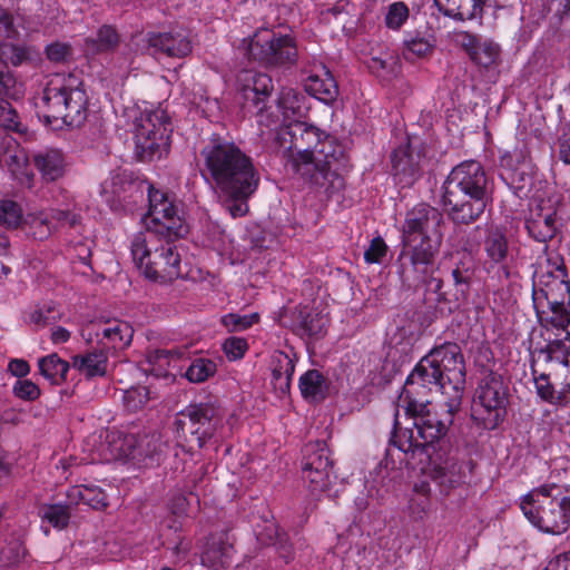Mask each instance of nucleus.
Listing matches in <instances>:
<instances>
[{
	"instance_id": "42",
	"label": "nucleus",
	"mask_w": 570,
	"mask_h": 570,
	"mask_svg": "<svg viewBox=\"0 0 570 570\" xmlns=\"http://www.w3.org/2000/svg\"><path fill=\"white\" fill-rule=\"evenodd\" d=\"M132 328L128 323L115 321L110 326L105 327L102 336L112 343L114 348L127 346L132 338Z\"/></svg>"
},
{
	"instance_id": "3",
	"label": "nucleus",
	"mask_w": 570,
	"mask_h": 570,
	"mask_svg": "<svg viewBox=\"0 0 570 570\" xmlns=\"http://www.w3.org/2000/svg\"><path fill=\"white\" fill-rule=\"evenodd\" d=\"M428 402H406L405 414L413 420V429L409 430L410 435L401 440L396 434L397 420L394 421V431L390 443L404 453L421 451L426 455L438 449L440 443L448 442L444 436L453 424L454 414L460 410H451L449 397L444 402L445 412L441 415L429 407Z\"/></svg>"
},
{
	"instance_id": "55",
	"label": "nucleus",
	"mask_w": 570,
	"mask_h": 570,
	"mask_svg": "<svg viewBox=\"0 0 570 570\" xmlns=\"http://www.w3.org/2000/svg\"><path fill=\"white\" fill-rule=\"evenodd\" d=\"M387 245L381 236L374 237L364 252V259L370 264H381L386 256Z\"/></svg>"
},
{
	"instance_id": "19",
	"label": "nucleus",
	"mask_w": 570,
	"mask_h": 570,
	"mask_svg": "<svg viewBox=\"0 0 570 570\" xmlns=\"http://www.w3.org/2000/svg\"><path fill=\"white\" fill-rule=\"evenodd\" d=\"M237 102L245 112L262 114L268 107L273 91L271 76L253 70H244L238 76Z\"/></svg>"
},
{
	"instance_id": "46",
	"label": "nucleus",
	"mask_w": 570,
	"mask_h": 570,
	"mask_svg": "<svg viewBox=\"0 0 570 570\" xmlns=\"http://www.w3.org/2000/svg\"><path fill=\"white\" fill-rule=\"evenodd\" d=\"M367 67L373 75L387 80L397 73L399 63L393 56H389L385 59L381 57H372Z\"/></svg>"
},
{
	"instance_id": "26",
	"label": "nucleus",
	"mask_w": 570,
	"mask_h": 570,
	"mask_svg": "<svg viewBox=\"0 0 570 570\" xmlns=\"http://www.w3.org/2000/svg\"><path fill=\"white\" fill-rule=\"evenodd\" d=\"M144 181L130 180L125 174H117L109 181L102 184V194L111 206L117 202L119 206L128 203L127 198L139 196L144 198Z\"/></svg>"
},
{
	"instance_id": "20",
	"label": "nucleus",
	"mask_w": 570,
	"mask_h": 570,
	"mask_svg": "<svg viewBox=\"0 0 570 570\" xmlns=\"http://www.w3.org/2000/svg\"><path fill=\"white\" fill-rule=\"evenodd\" d=\"M443 273L450 274L455 287V297L466 298L476 272V262L466 249L449 253L440 261Z\"/></svg>"
},
{
	"instance_id": "44",
	"label": "nucleus",
	"mask_w": 570,
	"mask_h": 570,
	"mask_svg": "<svg viewBox=\"0 0 570 570\" xmlns=\"http://www.w3.org/2000/svg\"><path fill=\"white\" fill-rule=\"evenodd\" d=\"M500 56V48L493 42H480L475 49L471 51L470 59L476 65L489 68L493 66Z\"/></svg>"
},
{
	"instance_id": "33",
	"label": "nucleus",
	"mask_w": 570,
	"mask_h": 570,
	"mask_svg": "<svg viewBox=\"0 0 570 570\" xmlns=\"http://www.w3.org/2000/svg\"><path fill=\"white\" fill-rule=\"evenodd\" d=\"M105 442L109 451L110 459H136L138 445V438L136 434L125 433L118 430L107 431Z\"/></svg>"
},
{
	"instance_id": "39",
	"label": "nucleus",
	"mask_w": 570,
	"mask_h": 570,
	"mask_svg": "<svg viewBox=\"0 0 570 570\" xmlns=\"http://www.w3.org/2000/svg\"><path fill=\"white\" fill-rule=\"evenodd\" d=\"M484 250L490 261L503 264L509 255V244L505 233L499 228H491L484 239Z\"/></svg>"
},
{
	"instance_id": "15",
	"label": "nucleus",
	"mask_w": 570,
	"mask_h": 570,
	"mask_svg": "<svg viewBox=\"0 0 570 570\" xmlns=\"http://www.w3.org/2000/svg\"><path fill=\"white\" fill-rule=\"evenodd\" d=\"M441 371L444 381L452 391L449 396L451 410H460L465 385V363L456 343L446 342L432 348L429 353Z\"/></svg>"
},
{
	"instance_id": "21",
	"label": "nucleus",
	"mask_w": 570,
	"mask_h": 570,
	"mask_svg": "<svg viewBox=\"0 0 570 570\" xmlns=\"http://www.w3.org/2000/svg\"><path fill=\"white\" fill-rule=\"evenodd\" d=\"M443 214L429 204H419L406 213L402 227V236H425L443 234Z\"/></svg>"
},
{
	"instance_id": "14",
	"label": "nucleus",
	"mask_w": 570,
	"mask_h": 570,
	"mask_svg": "<svg viewBox=\"0 0 570 570\" xmlns=\"http://www.w3.org/2000/svg\"><path fill=\"white\" fill-rule=\"evenodd\" d=\"M144 193L147 191L149 202L147 230H155L161 236L181 238L188 233V225L179 214L178 206L168 199L161 190L155 189L145 183Z\"/></svg>"
},
{
	"instance_id": "31",
	"label": "nucleus",
	"mask_w": 570,
	"mask_h": 570,
	"mask_svg": "<svg viewBox=\"0 0 570 570\" xmlns=\"http://www.w3.org/2000/svg\"><path fill=\"white\" fill-rule=\"evenodd\" d=\"M297 322V333L301 336H308L315 340L324 337L327 331L328 320L321 312H315L308 307H301L295 312Z\"/></svg>"
},
{
	"instance_id": "41",
	"label": "nucleus",
	"mask_w": 570,
	"mask_h": 570,
	"mask_svg": "<svg viewBox=\"0 0 570 570\" xmlns=\"http://www.w3.org/2000/svg\"><path fill=\"white\" fill-rule=\"evenodd\" d=\"M42 521H47L56 529H65L69 524L71 517L69 504H42L38 511Z\"/></svg>"
},
{
	"instance_id": "34",
	"label": "nucleus",
	"mask_w": 570,
	"mask_h": 570,
	"mask_svg": "<svg viewBox=\"0 0 570 570\" xmlns=\"http://www.w3.org/2000/svg\"><path fill=\"white\" fill-rule=\"evenodd\" d=\"M120 43V36L115 27L110 24L101 26L95 37H87L83 43V50L87 55L96 56L104 52L116 50Z\"/></svg>"
},
{
	"instance_id": "8",
	"label": "nucleus",
	"mask_w": 570,
	"mask_h": 570,
	"mask_svg": "<svg viewBox=\"0 0 570 570\" xmlns=\"http://www.w3.org/2000/svg\"><path fill=\"white\" fill-rule=\"evenodd\" d=\"M443 234L402 236L399 255V276L402 284L412 287L423 281V275L439 253Z\"/></svg>"
},
{
	"instance_id": "12",
	"label": "nucleus",
	"mask_w": 570,
	"mask_h": 570,
	"mask_svg": "<svg viewBox=\"0 0 570 570\" xmlns=\"http://www.w3.org/2000/svg\"><path fill=\"white\" fill-rule=\"evenodd\" d=\"M248 58L266 67H291L296 63L298 51L296 41L288 35H277L272 30L258 31L247 47Z\"/></svg>"
},
{
	"instance_id": "6",
	"label": "nucleus",
	"mask_w": 570,
	"mask_h": 570,
	"mask_svg": "<svg viewBox=\"0 0 570 570\" xmlns=\"http://www.w3.org/2000/svg\"><path fill=\"white\" fill-rule=\"evenodd\" d=\"M315 169L302 179L317 189H324L327 195L344 188L345 181L342 173L348 167V158L344 148L335 138L323 131L322 139L311 157Z\"/></svg>"
},
{
	"instance_id": "10",
	"label": "nucleus",
	"mask_w": 570,
	"mask_h": 570,
	"mask_svg": "<svg viewBox=\"0 0 570 570\" xmlns=\"http://www.w3.org/2000/svg\"><path fill=\"white\" fill-rule=\"evenodd\" d=\"M558 275L553 276L549 272L548 282H542L544 287L540 291L533 289V302L541 323L551 324L557 328H564L570 323V312L566 299L570 301V284L563 278L566 267L557 268Z\"/></svg>"
},
{
	"instance_id": "47",
	"label": "nucleus",
	"mask_w": 570,
	"mask_h": 570,
	"mask_svg": "<svg viewBox=\"0 0 570 570\" xmlns=\"http://www.w3.org/2000/svg\"><path fill=\"white\" fill-rule=\"evenodd\" d=\"M22 222L21 207L13 200L0 202V225L6 228L13 229L19 227Z\"/></svg>"
},
{
	"instance_id": "30",
	"label": "nucleus",
	"mask_w": 570,
	"mask_h": 570,
	"mask_svg": "<svg viewBox=\"0 0 570 570\" xmlns=\"http://www.w3.org/2000/svg\"><path fill=\"white\" fill-rule=\"evenodd\" d=\"M487 0H434L439 11L455 20L481 18Z\"/></svg>"
},
{
	"instance_id": "16",
	"label": "nucleus",
	"mask_w": 570,
	"mask_h": 570,
	"mask_svg": "<svg viewBox=\"0 0 570 570\" xmlns=\"http://www.w3.org/2000/svg\"><path fill=\"white\" fill-rule=\"evenodd\" d=\"M450 390L434 360L426 354L407 376L401 397L406 402H428L434 392H441L449 397L452 394Z\"/></svg>"
},
{
	"instance_id": "53",
	"label": "nucleus",
	"mask_w": 570,
	"mask_h": 570,
	"mask_svg": "<svg viewBox=\"0 0 570 570\" xmlns=\"http://www.w3.org/2000/svg\"><path fill=\"white\" fill-rule=\"evenodd\" d=\"M48 217L55 230L63 227L76 228L81 222V217L77 213L62 209H51Z\"/></svg>"
},
{
	"instance_id": "24",
	"label": "nucleus",
	"mask_w": 570,
	"mask_h": 570,
	"mask_svg": "<svg viewBox=\"0 0 570 570\" xmlns=\"http://www.w3.org/2000/svg\"><path fill=\"white\" fill-rule=\"evenodd\" d=\"M392 173L402 188L411 187L421 176L420 155L410 150V145L400 146L391 155Z\"/></svg>"
},
{
	"instance_id": "36",
	"label": "nucleus",
	"mask_w": 570,
	"mask_h": 570,
	"mask_svg": "<svg viewBox=\"0 0 570 570\" xmlns=\"http://www.w3.org/2000/svg\"><path fill=\"white\" fill-rule=\"evenodd\" d=\"M299 391L302 396L314 403L326 399L328 392L327 380L317 370H308L299 377Z\"/></svg>"
},
{
	"instance_id": "23",
	"label": "nucleus",
	"mask_w": 570,
	"mask_h": 570,
	"mask_svg": "<svg viewBox=\"0 0 570 570\" xmlns=\"http://www.w3.org/2000/svg\"><path fill=\"white\" fill-rule=\"evenodd\" d=\"M528 235L539 243L552 240L560 229L557 210L551 207L537 205L530 209L525 218Z\"/></svg>"
},
{
	"instance_id": "54",
	"label": "nucleus",
	"mask_w": 570,
	"mask_h": 570,
	"mask_svg": "<svg viewBox=\"0 0 570 570\" xmlns=\"http://www.w3.org/2000/svg\"><path fill=\"white\" fill-rule=\"evenodd\" d=\"M13 394L24 401H35L40 396V389L32 381L19 379L13 385Z\"/></svg>"
},
{
	"instance_id": "37",
	"label": "nucleus",
	"mask_w": 570,
	"mask_h": 570,
	"mask_svg": "<svg viewBox=\"0 0 570 570\" xmlns=\"http://www.w3.org/2000/svg\"><path fill=\"white\" fill-rule=\"evenodd\" d=\"M532 374L534 376V383L538 395L543 400L552 404H564L570 401V379L563 376L562 389L557 391L554 385L550 382L549 375L540 374L537 376V371L532 366Z\"/></svg>"
},
{
	"instance_id": "1",
	"label": "nucleus",
	"mask_w": 570,
	"mask_h": 570,
	"mask_svg": "<svg viewBox=\"0 0 570 570\" xmlns=\"http://www.w3.org/2000/svg\"><path fill=\"white\" fill-rule=\"evenodd\" d=\"M198 166L228 213L234 218L245 216L249 210L248 199L259 185L253 159L230 138L213 134L204 141Z\"/></svg>"
},
{
	"instance_id": "60",
	"label": "nucleus",
	"mask_w": 570,
	"mask_h": 570,
	"mask_svg": "<svg viewBox=\"0 0 570 570\" xmlns=\"http://www.w3.org/2000/svg\"><path fill=\"white\" fill-rule=\"evenodd\" d=\"M60 318V314L55 309L53 306L48 305L42 308L33 311L30 315V321L38 326H47L57 322Z\"/></svg>"
},
{
	"instance_id": "52",
	"label": "nucleus",
	"mask_w": 570,
	"mask_h": 570,
	"mask_svg": "<svg viewBox=\"0 0 570 570\" xmlns=\"http://www.w3.org/2000/svg\"><path fill=\"white\" fill-rule=\"evenodd\" d=\"M403 57L406 60H413L414 58H423L430 55L433 50V46L424 38H414L404 42Z\"/></svg>"
},
{
	"instance_id": "49",
	"label": "nucleus",
	"mask_w": 570,
	"mask_h": 570,
	"mask_svg": "<svg viewBox=\"0 0 570 570\" xmlns=\"http://www.w3.org/2000/svg\"><path fill=\"white\" fill-rule=\"evenodd\" d=\"M258 314L239 315L235 313L227 314L222 317V324L228 332H239L249 328L253 324L258 322Z\"/></svg>"
},
{
	"instance_id": "35",
	"label": "nucleus",
	"mask_w": 570,
	"mask_h": 570,
	"mask_svg": "<svg viewBox=\"0 0 570 570\" xmlns=\"http://www.w3.org/2000/svg\"><path fill=\"white\" fill-rule=\"evenodd\" d=\"M257 541L262 546H273L276 548L279 557L286 563L294 559L292 544L288 543V537L285 532L281 531L275 523H267L261 531L257 532Z\"/></svg>"
},
{
	"instance_id": "59",
	"label": "nucleus",
	"mask_w": 570,
	"mask_h": 570,
	"mask_svg": "<svg viewBox=\"0 0 570 570\" xmlns=\"http://www.w3.org/2000/svg\"><path fill=\"white\" fill-rule=\"evenodd\" d=\"M272 373H293L295 371V361L283 351H275L271 357Z\"/></svg>"
},
{
	"instance_id": "56",
	"label": "nucleus",
	"mask_w": 570,
	"mask_h": 570,
	"mask_svg": "<svg viewBox=\"0 0 570 570\" xmlns=\"http://www.w3.org/2000/svg\"><path fill=\"white\" fill-rule=\"evenodd\" d=\"M409 17V9L403 2H395L389 7L385 22L389 28L399 29Z\"/></svg>"
},
{
	"instance_id": "9",
	"label": "nucleus",
	"mask_w": 570,
	"mask_h": 570,
	"mask_svg": "<svg viewBox=\"0 0 570 570\" xmlns=\"http://www.w3.org/2000/svg\"><path fill=\"white\" fill-rule=\"evenodd\" d=\"M508 386L503 377L493 372H488L479 382L474 393L472 417L484 429L494 430L507 415Z\"/></svg>"
},
{
	"instance_id": "29",
	"label": "nucleus",
	"mask_w": 570,
	"mask_h": 570,
	"mask_svg": "<svg viewBox=\"0 0 570 570\" xmlns=\"http://www.w3.org/2000/svg\"><path fill=\"white\" fill-rule=\"evenodd\" d=\"M234 550V538L228 531L210 537L206 550L203 552V563H210L213 567H226L229 564Z\"/></svg>"
},
{
	"instance_id": "4",
	"label": "nucleus",
	"mask_w": 570,
	"mask_h": 570,
	"mask_svg": "<svg viewBox=\"0 0 570 570\" xmlns=\"http://www.w3.org/2000/svg\"><path fill=\"white\" fill-rule=\"evenodd\" d=\"M177 239L155 230L134 236L130 246L132 259L147 278L167 283L183 276L180 255L175 245Z\"/></svg>"
},
{
	"instance_id": "13",
	"label": "nucleus",
	"mask_w": 570,
	"mask_h": 570,
	"mask_svg": "<svg viewBox=\"0 0 570 570\" xmlns=\"http://www.w3.org/2000/svg\"><path fill=\"white\" fill-rule=\"evenodd\" d=\"M428 458L426 475L439 488L441 494L448 495L466 482V464L459 458V451L449 442L440 443Z\"/></svg>"
},
{
	"instance_id": "40",
	"label": "nucleus",
	"mask_w": 570,
	"mask_h": 570,
	"mask_svg": "<svg viewBox=\"0 0 570 570\" xmlns=\"http://www.w3.org/2000/svg\"><path fill=\"white\" fill-rule=\"evenodd\" d=\"M38 365L41 375L53 384L65 381L70 367L69 363L60 358L56 353L41 357Z\"/></svg>"
},
{
	"instance_id": "45",
	"label": "nucleus",
	"mask_w": 570,
	"mask_h": 570,
	"mask_svg": "<svg viewBox=\"0 0 570 570\" xmlns=\"http://www.w3.org/2000/svg\"><path fill=\"white\" fill-rule=\"evenodd\" d=\"M69 498L90 505L94 509H101L107 507V497L101 490H97L89 487H78L72 489Z\"/></svg>"
},
{
	"instance_id": "28",
	"label": "nucleus",
	"mask_w": 570,
	"mask_h": 570,
	"mask_svg": "<svg viewBox=\"0 0 570 570\" xmlns=\"http://www.w3.org/2000/svg\"><path fill=\"white\" fill-rule=\"evenodd\" d=\"M87 105L88 97L86 91L80 87H75V90L69 91L67 107H63L66 111H62L52 125L58 128L62 126L80 127L87 119Z\"/></svg>"
},
{
	"instance_id": "5",
	"label": "nucleus",
	"mask_w": 570,
	"mask_h": 570,
	"mask_svg": "<svg viewBox=\"0 0 570 570\" xmlns=\"http://www.w3.org/2000/svg\"><path fill=\"white\" fill-rule=\"evenodd\" d=\"M224 417L216 400L191 403L176 414V434L190 452L199 450L215 435Z\"/></svg>"
},
{
	"instance_id": "11",
	"label": "nucleus",
	"mask_w": 570,
	"mask_h": 570,
	"mask_svg": "<svg viewBox=\"0 0 570 570\" xmlns=\"http://www.w3.org/2000/svg\"><path fill=\"white\" fill-rule=\"evenodd\" d=\"M170 117L165 110L157 109L142 115L136 124L135 157L139 161L160 158L168 147L171 132Z\"/></svg>"
},
{
	"instance_id": "38",
	"label": "nucleus",
	"mask_w": 570,
	"mask_h": 570,
	"mask_svg": "<svg viewBox=\"0 0 570 570\" xmlns=\"http://www.w3.org/2000/svg\"><path fill=\"white\" fill-rule=\"evenodd\" d=\"M108 356L104 350H94L82 355H76L72 366L86 377L104 376L107 372Z\"/></svg>"
},
{
	"instance_id": "27",
	"label": "nucleus",
	"mask_w": 570,
	"mask_h": 570,
	"mask_svg": "<svg viewBox=\"0 0 570 570\" xmlns=\"http://www.w3.org/2000/svg\"><path fill=\"white\" fill-rule=\"evenodd\" d=\"M31 163L46 183L58 180L66 171V159L59 149L48 148L39 150L32 154Z\"/></svg>"
},
{
	"instance_id": "32",
	"label": "nucleus",
	"mask_w": 570,
	"mask_h": 570,
	"mask_svg": "<svg viewBox=\"0 0 570 570\" xmlns=\"http://www.w3.org/2000/svg\"><path fill=\"white\" fill-rule=\"evenodd\" d=\"M323 69V77L318 75H309L304 82L305 90L325 104H332L338 96V86L325 67Z\"/></svg>"
},
{
	"instance_id": "63",
	"label": "nucleus",
	"mask_w": 570,
	"mask_h": 570,
	"mask_svg": "<svg viewBox=\"0 0 570 570\" xmlns=\"http://www.w3.org/2000/svg\"><path fill=\"white\" fill-rule=\"evenodd\" d=\"M2 55L6 56V58L13 66H19L28 59L27 49L23 47H20V46H16V45L4 46L2 49Z\"/></svg>"
},
{
	"instance_id": "51",
	"label": "nucleus",
	"mask_w": 570,
	"mask_h": 570,
	"mask_svg": "<svg viewBox=\"0 0 570 570\" xmlns=\"http://www.w3.org/2000/svg\"><path fill=\"white\" fill-rule=\"evenodd\" d=\"M161 452V442L159 434L144 435L138 439L136 458H150L159 455Z\"/></svg>"
},
{
	"instance_id": "61",
	"label": "nucleus",
	"mask_w": 570,
	"mask_h": 570,
	"mask_svg": "<svg viewBox=\"0 0 570 570\" xmlns=\"http://www.w3.org/2000/svg\"><path fill=\"white\" fill-rule=\"evenodd\" d=\"M46 55L50 61L61 63L71 58L72 49L67 43L53 42L47 46Z\"/></svg>"
},
{
	"instance_id": "50",
	"label": "nucleus",
	"mask_w": 570,
	"mask_h": 570,
	"mask_svg": "<svg viewBox=\"0 0 570 570\" xmlns=\"http://www.w3.org/2000/svg\"><path fill=\"white\" fill-rule=\"evenodd\" d=\"M149 400V391L146 386H132L124 392L122 401L129 411H138Z\"/></svg>"
},
{
	"instance_id": "58",
	"label": "nucleus",
	"mask_w": 570,
	"mask_h": 570,
	"mask_svg": "<svg viewBox=\"0 0 570 570\" xmlns=\"http://www.w3.org/2000/svg\"><path fill=\"white\" fill-rule=\"evenodd\" d=\"M248 345L245 338L232 336L225 340L223 350L227 355L228 360H239L244 356Z\"/></svg>"
},
{
	"instance_id": "2",
	"label": "nucleus",
	"mask_w": 570,
	"mask_h": 570,
	"mask_svg": "<svg viewBox=\"0 0 570 570\" xmlns=\"http://www.w3.org/2000/svg\"><path fill=\"white\" fill-rule=\"evenodd\" d=\"M493 187L483 166L465 160L452 168L442 185L441 203L455 225H471L492 200Z\"/></svg>"
},
{
	"instance_id": "7",
	"label": "nucleus",
	"mask_w": 570,
	"mask_h": 570,
	"mask_svg": "<svg viewBox=\"0 0 570 570\" xmlns=\"http://www.w3.org/2000/svg\"><path fill=\"white\" fill-rule=\"evenodd\" d=\"M557 487H541L533 490L521 503V510L527 519L540 530L560 534L567 531L570 524V498L561 500L551 498V491Z\"/></svg>"
},
{
	"instance_id": "25",
	"label": "nucleus",
	"mask_w": 570,
	"mask_h": 570,
	"mask_svg": "<svg viewBox=\"0 0 570 570\" xmlns=\"http://www.w3.org/2000/svg\"><path fill=\"white\" fill-rule=\"evenodd\" d=\"M70 90H75V87L67 86L59 80H50L47 83L40 98L41 105L37 104L47 124H55V119L66 111L63 107H67Z\"/></svg>"
},
{
	"instance_id": "22",
	"label": "nucleus",
	"mask_w": 570,
	"mask_h": 570,
	"mask_svg": "<svg viewBox=\"0 0 570 570\" xmlns=\"http://www.w3.org/2000/svg\"><path fill=\"white\" fill-rule=\"evenodd\" d=\"M141 41L153 56L165 55L180 59L187 57L193 50L189 37L183 31H149L142 36Z\"/></svg>"
},
{
	"instance_id": "43",
	"label": "nucleus",
	"mask_w": 570,
	"mask_h": 570,
	"mask_svg": "<svg viewBox=\"0 0 570 570\" xmlns=\"http://www.w3.org/2000/svg\"><path fill=\"white\" fill-rule=\"evenodd\" d=\"M217 371L216 363L209 358H196L186 370L185 376L193 383L205 382Z\"/></svg>"
},
{
	"instance_id": "64",
	"label": "nucleus",
	"mask_w": 570,
	"mask_h": 570,
	"mask_svg": "<svg viewBox=\"0 0 570 570\" xmlns=\"http://www.w3.org/2000/svg\"><path fill=\"white\" fill-rule=\"evenodd\" d=\"M17 33V29L13 24V16L0 7V37L10 39Z\"/></svg>"
},
{
	"instance_id": "57",
	"label": "nucleus",
	"mask_w": 570,
	"mask_h": 570,
	"mask_svg": "<svg viewBox=\"0 0 570 570\" xmlns=\"http://www.w3.org/2000/svg\"><path fill=\"white\" fill-rule=\"evenodd\" d=\"M0 126L10 130L20 131L18 114L11 107V104L3 98H0Z\"/></svg>"
},
{
	"instance_id": "17",
	"label": "nucleus",
	"mask_w": 570,
	"mask_h": 570,
	"mask_svg": "<svg viewBox=\"0 0 570 570\" xmlns=\"http://www.w3.org/2000/svg\"><path fill=\"white\" fill-rule=\"evenodd\" d=\"M286 135L291 138L287 166L299 177L308 175L311 169H315L311 157L322 139L323 131L313 125L296 121L283 132L282 139L285 140Z\"/></svg>"
},
{
	"instance_id": "48",
	"label": "nucleus",
	"mask_w": 570,
	"mask_h": 570,
	"mask_svg": "<svg viewBox=\"0 0 570 570\" xmlns=\"http://www.w3.org/2000/svg\"><path fill=\"white\" fill-rule=\"evenodd\" d=\"M276 102L285 118L301 116V98L294 90L283 91Z\"/></svg>"
},
{
	"instance_id": "18",
	"label": "nucleus",
	"mask_w": 570,
	"mask_h": 570,
	"mask_svg": "<svg viewBox=\"0 0 570 570\" xmlns=\"http://www.w3.org/2000/svg\"><path fill=\"white\" fill-rule=\"evenodd\" d=\"M333 466L334 462L330 458V450L325 442L316 441L305 445L302 460V479L313 495L330 490L333 480L337 478Z\"/></svg>"
},
{
	"instance_id": "62",
	"label": "nucleus",
	"mask_w": 570,
	"mask_h": 570,
	"mask_svg": "<svg viewBox=\"0 0 570 570\" xmlns=\"http://www.w3.org/2000/svg\"><path fill=\"white\" fill-rule=\"evenodd\" d=\"M30 229L32 237L38 240H43L48 238L51 235V233L55 232V228L49 217L45 219H35L30 225Z\"/></svg>"
}]
</instances>
